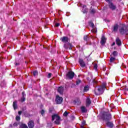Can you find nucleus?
I'll return each mask as SVG.
<instances>
[{
  "label": "nucleus",
  "mask_w": 128,
  "mask_h": 128,
  "mask_svg": "<svg viewBox=\"0 0 128 128\" xmlns=\"http://www.w3.org/2000/svg\"><path fill=\"white\" fill-rule=\"evenodd\" d=\"M104 90H106V84H104L98 88H96L95 94L96 95L102 94L104 93Z\"/></svg>",
  "instance_id": "1"
},
{
  "label": "nucleus",
  "mask_w": 128,
  "mask_h": 128,
  "mask_svg": "<svg viewBox=\"0 0 128 128\" xmlns=\"http://www.w3.org/2000/svg\"><path fill=\"white\" fill-rule=\"evenodd\" d=\"M119 32L121 34H127L126 32H128V26L124 24H122L120 26Z\"/></svg>",
  "instance_id": "2"
},
{
  "label": "nucleus",
  "mask_w": 128,
  "mask_h": 128,
  "mask_svg": "<svg viewBox=\"0 0 128 128\" xmlns=\"http://www.w3.org/2000/svg\"><path fill=\"white\" fill-rule=\"evenodd\" d=\"M102 118L104 120H112V114H110V112H104V114H103Z\"/></svg>",
  "instance_id": "3"
},
{
  "label": "nucleus",
  "mask_w": 128,
  "mask_h": 128,
  "mask_svg": "<svg viewBox=\"0 0 128 128\" xmlns=\"http://www.w3.org/2000/svg\"><path fill=\"white\" fill-rule=\"evenodd\" d=\"M56 120L54 122L56 124H60V116L54 114L52 116V120Z\"/></svg>",
  "instance_id": "4"
},
{
  "label": "nucleus",
  "mask_w": 128,
  "mask_h": 128,
  "mask_svg": "<svg viewBox=\"0 0 128 128\" xmlns=\"http://www.w3.org/2000/svg\"><path fill=\"white\" fill-rule=\"evenodd\" d=\"M74 73L72 71H70L68 72V73L66 75V78H69L70 80H72L74 78Z\"/></svg>",
  "instance_id": "5"
},
{
  "label": "nucleus",
  "mask_w": 128,
  "mask_h": 128,
  "mask_svg": "<svg viewBox=\"0 0 128 128\" xmlns=\"http://www.w3.org/2000/svg\"><path fill=\"white\" fill-rule=\"evenodd\" d=\"M107 2H109V8H110V10H114L116 8V7L114 4L112 2H110V0H106Z\"/></svg>",
  "instance_id": "6"
},
{
  "label": "nucleus",
  "mask_w": 128,
  "mask_h": 128,
  "mask_svg": "<svg viewBox=\"0 0 128 128\" xmlns=\"http://www.w3.org/2000/svg\"><path fill=\"white\" fill-rule=\"evenodd\" d=\"M56 102L57 104H60L62 102V98L60 97L58 95L56 96Z\"/></svg>",
  "instance_id": "7"
},
{
  "label": "nucleus",
  "mask_w": 128,
  "mask_h": 128,
  "mask_svg": "<svg viewBox=\"0 0 128 128\" xmlns=\"http://www.w3.org/2000/svg\"><path fill=\"white\" fill-rule=\"evenodd\" d=\"M116 42L117 46H122V40L118 37H117L116 39Z\"/></svg>",
  "instance_id": "8"
},
{
  "label": "nucleus",
  "mask_w": 128,
  "mask_h": 128,
  "mask_svg": "<svg viewBox=\"0 0 128 128\" xmlns=\"http://www.w3.org/2000/svg\"><path fill=\"white\" fill-rule=\"evenodd\" d=\"M60 40L63 42H68V38L67 36H63L60 38Z\"/></svg>",
  "instance_id": "9"
},
{
  "label": "nucleus",
  "mask_w": 128,
  "mask_h": 128,
  "mask_svg": "<svg viewBox=\"0 0 128 128\" xmlns=\"http://www.w3.org/2000/svg\"><path fill=\"white\" fill-rule=\"evenodd\" d=\"M28 126L30 128H32L34 126V123L32 120L29 121L28 122Z\"/></svg>",
  "instance_id": "10"
},
{
  "label": "nucleus",
  "mask_w": 128,
  "mask_h": 128,
  "mask_svg": "<svg viewBox=\"0 0 128 128\" xmlns=\"http://www.w3.org/2000/svg\"><path fill=\"white\" fill-rule=\"evenodd\" d=\"M106 38L104 36H102L100 41L101 44H106Z\"/></svg>",
  "instance_id": "11"
},
{
  "label": "nucleus",
  "mask_w": 128,
  "mask_h": 128,
  "mask_svg": "<svg viewBox=\"0 0 128 128\" xmlns=\"http://www.w3.org/2000/svg\"><path fill=\"white\" fill-rule=\"evenodd\" d=\"M90 26L92 28V32H96V29L94 28V23H91L90 24Z\"/></svg>",
  "instance_id": "12"
},
{
  "label": "nucleus",
  "mask_w": 128,
  "mask_h": 128,
  "mask_svg": "<svg viewBox=\"0 0 128 128\" xmlns=\"http://www.w3.org/2000/svg\"><path fill=\"white\" fill-rule=\"evenodd\" d=\"M79 63L80 64V66L82 67V68H84V66H86V63H84V60L82 59H80L79 60Z\"/></svg>",
  "instance_id": "13"
},
{
  "label": "nucleus",
  "mask_w": 128,
  "mask_h": 128,
  "mask_svg": "<svg viewBox=\"0 0 128 128\" xmlns=\"http://www.w3.org/2000/svg\"><path fill=\"white\" fill-rule=\"evenodd\" d=\"M58 92L60 94H64V88L59 87L58 88Z\"/></svg>",
  "instance_id": "14"
},
{
  "label": "nucleus",
  "mask_w": 128,
  "mask_h": 128,
  "mask_svg": "<svg viewBox=\"0 0 128 128\" xmlns=\"http://www.w3.org/2000/svg\"><path fill=\"white\" fill-rule=\"evenodd\" d=\"M92 104V101L90 100V99L89 98H88L86 100V106H88L90 104Z\"/></svg>",
  "instance_id": "15"
},
{
  "label": "nucleus",
  "mask_w": 128,
  "mask_h": 128,
  "mask_svg": "<svg viewBox=\"0 0 128 128\" xmlns=\"http://www.w3.org/2000/svg\"><path fill=\"white\" fill-rule=\"evenodd\" d=\"M82 12L84 14H86V10H88V9H86V5H82Z\"/></svg>",
  "instance_id": "16"
},
{
  "label": "nucleus",
  "mask_w": 128,
  "mask_h": 128,
  "mask_svg": "<svg viewBox=\"0 0 128 128\" xmlns=\"http://www.w3.org/2000/svg\"><path fill=\"white\" fill-rule=\"evenodd\" d=\"M106 126L109 128H112V126H114V124H112V122H107Z\"/></svg>",
  "instance_id": "17"
},
{
  "label": "nucleus",
  "mask_w": 128,
  "mask_h": 128,
  "mask_svg": "<svg viewBox=\"0 0 128 128\" xmlns=\"http://www.w3.org/2000/svg\"><path fill=\"white\" fill-rule=\"evenodd\" d=\"M118 25H114V26L113 32H118Z\"/></svg>",
  "instance_id": "18"
},
{
  "label": "nucleus",
  "mask_w": 128,
  "mask_h": 128,
  "mask_svg": "<svg viewBox=\"0 0 128 128\" xmlns=\"http://www.w3.org/2000/svg\"><path fill=\"white\" fill-rule=\"evenodd\" d=\"M13 106L14 110H16V108H18V103H16V102H13Z\"/></svg>",
  "instance_id": "19"
},
{
  "label": "nucleus",
  "mask_w": 128,
  "mask_h": 128,
  "mask_svg": "<svg viewBox=\"0 0 128 128\" xmlns=\"http://www.w3.org/2000/svg\"><path fill=\"white\" fill-rule=\"evenodd\" d=\"M81 110L82 112H86V108L84 106H81Z\"/></svg>",
  "instance_id": "20"
},
{
  "label": "nucleus",
  "mask_w": 128,
  "mask_h": 128,
  "mask_svg": "<svg viewBox=\"0 0 128 128\" xmlns=\"http://www.w3.org/2000/svg\"><path fill=\"white\" fill-rule=\"evenodd\" d=\"M20 128H28L26 124H22L20 126Z\"/></svg>",
  "instance_id": "21"
},
{
  "label": "nucleus",
  "mask_w": 128,
  "mask_h": 128,
  "mask_svg": "<svg viewBox=\"0 0 128 128\" xmlns=\"http://www.w3.org/2000/svg\"><path fill=\"white\" fill-rule=\"evenodd\" d=\"M93 64H94V70H98V64L96 63H93Z\"/></svg>",
  "instance_id": "22"
},
{
  "label": "nucleus",
  "mask_w": 128,
  "mask_h": 128,
  "mask_svg": "<svg viewBox=\"0 0 128 128\" xmlns=\"http://www.w3.org/2000/svg\"><path fill=\"white\" fill-rule=\"evenodd\" d=\"M88 90H89L88 86H86L84 88V92H88Z\"/></svg>",
  "instance_id": "23"
},
{
  "label": "nucleus",
  "mask_w": 128,
  "mask_h": 128,
  "mask_svg": "<svg viewBox=\"0 0 128 128\" xmlns=\"http://www.w3.org/2000/svg\"><path fill=\"white\" fill-rule=\"evenodd\" d=\"M112 54L114 56H118V52L116 51H114L112 52Z\"/></svg>",
  "instance_id": "24"
},
{
  "label": "nucleus",
  "mask_w": 128,
  "mask_h": 128,
  "mask_svg": "<svg viewBox=\"0 0 128 128\" xmlns=\"http://www.w3.org/2000/svg\"><path fill=\"white\" fill-rule=\"evenodd\" d=\"M114 60H116V58L114 57H111V58H110V62H114Z\"/></svg>",
  "instance_id": "25"
},
{
  "label": "nucleus",
  "mask_w": 128,
  "mask_h": 128,
  "mask_svg": "<svg viewBox=\"0 0 128 128\" xmlns=\"http://www.w3.org/2000/svg\"><path fill=\"white\" fill-rule=\"evenodd\" d=\"M84 40H86V42H88V36H84Z\"/></svg>",
  "instance_id": "26"
},
{
  "label": "nucleus",
  "mask_w": 128,
  "mask_h": 128,
  "mask_svg": "<svg viewBox=\"0 0 128 128\" xmlns=\"http://www.w3.org/2000/svg\"><path fill=\"white\" fill-rule=\"evenodd\" d=\"M33 74L34 76H38V71L36 70V71H34L33 72Z\"/></svg>",
  "instance_id": "27"
},
{
  "label": "nucleus",
  "mask_w": 128,
  "mask_h": 128,
  "mask_svg": "<svg viewBox=\"0 0 128 128\" xmlns=\"http://www.w3.org/2000/svg\"><path fill=\"white\" fill-rule=\"evenodd\" d=\"M68 112L66 111L64 114H63V116H68Z\"/></svg>",
  "instance_id": "28"
},
{
  "label": "nucleus",
  "mask_w": 128,
  "mask_h": 128,
  "mask_svg": "<svg viewBox=\"0 0 128 128\" xmlns=\"http://www.w3.org/2000/svg\"><path fill=\"white\" fill-rule=\"evenodd\" d=\"M82 82V81L80 80H78L76 82V84H80V82Z\"/></svg>",
  "instance_id": "29"
},
{
  "label": "nucleus",
  "mask_w": 128,
  "mask_h": 128,
  "mask_svg": "<svg viewBox=\"0 0 128 128\" xmlns=\"http://www.w3.org/2000/svg\"><path fill=\"white\" fill-rule=\"evenodd\" d=\"M24 100H26V98L24 96H22L21 98V102H24Z\"/></svg>",
  "instance_id": "30"
},
{
  "label": "nucleus",
  "mask_w": 128,
  "mask_h": 128,
  "mask_svg": "<svg viewBox=\"0 0 128 128\" xmlns=\"http://www.w3.org/2000/svg\"><path fill=\"white\" fill-rule=\"evenodd\" d=\"M20 120V116H16V120Z\"/></svg>",
  "instance_id": "31"
},
{
  "label": "nucleus",
  "mask_w": 128,
  "mask_h": 128,
  "mask_svg": "<svg viewBox=\"0 0 128 128\" xmlns=\"http://www.w3.org/2000/svg\"><path fill=\"white\" fill-rule=\"evenodd\" d=\"M60 26V23H56L55 24V26Z\"/></svg>",
  "instance_id": "32"
},
{
  "label": "nucleus",
  "mask_w": 128,
  "mask_h": 128,
  "mask_svg": "<svg viewBox=\"0 0 128 128\" xmlns=\"http://www.w3.org/2000/svg\"><path fill=\"white\" fill-rule=\"evenodd\" d=\"M40 114H42V116H44V110H42L40 112Z\"/></svg>",
  "instance_id": "33"
},
{
  "label": "nucleus",
  "mask_w": 128,
  "mask_h": 128,
  "mask_svg": "<svg viewBox=\"0 0 128 128\" xmlns=\"http://www.w3.org/2000/svg\"><path fill=\"white\" fill-rule=\"evenodd\" d=\"M50 76H52V74H51V73H49L48 74V78H50Z\"/></svg>",
  "instance_id": "34"
},
{
  "label": "nucleus",
  "mask_w": 128,
  "mask_h": 128,
  "mask_svg": "<svg viewBox=\"0 0 128 128\" xmlns=\"http://www.w3.org/2000/svg\"><path fill=\"white\" fill-rule=\"evenodd\" d=\"M67 46H70L69 48L70 50H72V46L70 44H68Z\"/></svg>",
  "instance_id": "35"
},
{
  "label": "nucleus",
  "mask_w": 128,
  "mask_h": 128,
  "mask_svg": "<svg viewBox=\"0 0 128 128\" xmlns=\"http://www.w3.org/2000/svg\"><path fill=\"white\" fill-rule=\"evenodd\" d=\"M91 12L92 14H94V12H96V10H94V9H92Z\"/></svg>",
  "instance_id": "36"
},
{
  "label": "nucleus",
  "mask_w": 128,
  "mask_h": 128,
  "mask_svg": "<svg viewBox=\"0 0 128 128\" xmlns=\"http://www.w3.org/2000/svg\"><path fill=\"white\" fill-rule=\"evenodd\" d=\"M14 126H18V124L16 122H14V124H13Z\"/></svg>",
  "instance_id": "37"
},
{
  "label": "nucleus",
  "mask_w": 128,
  "mask_h": 128,
  "mask_svg": "<svg viewBox=\"0 0 128 128\" xmlns=\"http://www.w3.org/2000/svg\"><path fill=\"white\" fill-rule=\"evenodd\" d=\"M64 48H68V47L66 46V44H64Z\"/></svg>",
  "instance_id": "38"
},
{
  "label": "nucleus",
  "mask_w": 128,
  "mask_h": 128,
  "mask_svg": "<svg viewBox=\"0 0 128 128\" xmlns=\"http://www.w3.org/2000/svg\"><path fill=\"white\" fill-rule=\"evenodd\" d=\"M18 114H19L20 116V114H22V112H21V111H19V112H18Z\"/></svg>",
  "instance_id": "39"
},
{
  "label": "nucleus",
  "mask_w": 128,
  "mask_h": 128,
  "mask_svg": "<svg viewBox=\"0 0 128 128\" xmlns=\"http://www.w3.org/2000/svg\"><path fill=\"white\" fill-rule=\"evenodd\" d=\"M22 96H24V97L26 96V94H24V92H22Z\"/></svg>",
  "instance_id": "40"
},
{
  "label": "nucleus",
  "mask_w": 128,
  "mask_h": 128,
  "mask_svg": "<svg viewBox=\"0 0 128 128\" xmlns=\"http://www.w3.org/2000/svg\"><path fill=\"white\" fill-rule=\"evenodd\" d=\"M82 124H86V121H83V122H82Z\"/></svg>",
  "instance_id": "41"
},
{
  "label": "nucleus",
  "mask_w": 128,
  "mask_h": 128,
  "mask_svg": "<svg viewBox=\"0 0 128 128\" xmlns=\"http://www.w3.org/2000/svg\"><path fill=\"white\" fill-rule=\"evenodd\" d=\"M114 44H116V42H114L113 43H112V46H114Z\"/></svg>",
  "instance_id": "42"
}]
</instances>
